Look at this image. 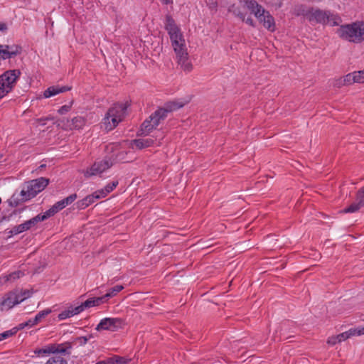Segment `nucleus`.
I'll return each mask as SVG.
<instances>
[{
    "instance_id": "nucleus-1",
    "label": "nucleus",
    "mask_w": 364,
    "mask_h": 364,
    "mask_svg": "<svg viewBox=\"0 0 364 364\" xmlns=\"http://www.w3.org/2000/svg\"><path fill=\"white\" fill-rule=\"evenodd\" d=\"M164 27L170 36L171 45L176 53L178 64L183 71H191L193 69V65L189 60V56L187 52L183 36L180 28L176 25L175 20L169 14L166 16Z\"/></svg>"
},
{
    "instance_id": "nucleus-2",
    "label": "nucleus",
    "mask_w": 364,
    "mask_h": 364,
    "mask_svg": "<svg viewBox=\"0 0 364 364\" xmlns=\"http://www.w3.org/2000/svg\"><path fill=\"white\" fill-rule=\"evenodd\" d=\"M49 181L48 178L44 177L28 181L26 185V189L21 190L18 194H13L9 199L10 205L13 207H17L22 203L31 200L43 191L49 184Z\"/></svg>"
},
{
    "instance_id": "nucleus-3",
    "label": "nucleus",
    "mask_w": 364,
    "mask_h": 364,
    "mask_svg": "<svg viewBox=\"0 0 364 364\" xmlns=\"http://www.w3.org/2000/svg\"><path fill=\"white\" fill-rule=\"evenodd\" d=\"M72 348L73 343L71 342H65L48 345L43 348L36 349L34 353L38 355L53 354L46 364H68L67 360L62 355H70Z\"/></svg>"
},
{
    "instance_id": "nucleus-4",
    "label": "nucleus",
    "mask_w": 364,
    "mask_h": 364,
    "mask_svg": "<svg viewBox=\"0 0 364 364\" xmlns=\"http://www.w3.org/2000/svg\"><path fill=\"white\" fill-rule=\"evenodd\" d=\"M337 33L344 40L355 43H361L364 41V22L356 21L342 25L338 28Z\"/></svg>"
},
{
    "instance_id": "nucleus-5",
    "label": "nucleus",
    "mask_w": 364,
    "mask_h": 364,
    "mask_svg": "<svg viewBox=\"0 0 364 364\" xmlns=\"http://www.w3.org/2000/svg\"><path fill=\"white\" fill-rule=\"evenodd\" d=\"M129 104L126 102L124 103H115L107 112L104 120L105 129L111 131L114 129L118 124L124 118L127 107Z\"/></svg>"
},
{
    "instance_id": "nucleus-6",
    "label": "nucleus",
    "mask_w": 364,
    "mask_h": 364,
    "mask_svg": "<svg viewBox=\"0 0 364 364\" xmlns=\"http://www.w3.org/2000/svg\"><path fill=\"white\" fill-rule=\"evenodd\" d=\"M243 3L247 8L257 17L259 21L263 23V26L270 31L275 30V23L274 18L266 11L261 5L255 0H239Z\"/></svg>"
},
{
    "instance_id": "nucleus-7",
    "label": "nucleus",
    "mask_w": 364,
    "mask_h": 364,
    "mask_svg": "<svg viewBox=\"0 0 364 364\" xmlns=\"http://www.w3.org/2000/svg\"><path fill=\"white\" fill-rule=\"evenodd\" d=\"M21 75L18 69L9 70L0 75V99L13 90Z\"/></svg>"
},
{
    "instance_id": "nucleus-8",
    "label": "nucleus",
    "mask_w": 364,
    "mask_h": 364,
    "mask_svg": "<svg viewBox=\"0 0 364 364\" xmlns=\"http://www.w3.org/2000/svg\"><path fill=\"white\" fill-rule=\"evenodd\" d=\"M339 20L340 18L337 15H334L329 11L311 8L310 16H309V21L310 22L314 21L321 24L329 23L332 26H336L338 24Z\"/></svg>"
},
{
    "instance_id": "nucleus-9",
    "label": "nucleus",
    "mask_w": 364,
    "mask_h": 364,
    "mask_svg": "<svg viewBox=\"0 0 364 364\" xmlns=\"http://www.w3.org/2000/svg\"><path fill=\"white\" fill-rule=\"evenodd\" d=\"M112 165L113 161L111 159V158L105 157L101 161H95L90 168L85 171L84 176L86 178H89L92 176L101 174L106 170L111 168Z\"/></svg>"
},
{
    "instance_id": "nucleus-10",
    "label": "nucleus",
    "mask_w": 364,
    "mask_h": 364,
    "mask_svg": "<svg viewBox=\"0 0 364 364\" xmlns=\"http://www.w3.org/2000/svg\"><path fill=\"white\" fill-rule=\"evenodd\" d=\"M124 326V321L120 318H105L97 324L95 329L100 331H116L121 329Z\"/></svg>"
},
{
    "instance_id": "nucleus-11",
    "label": "nucleus",
    "mask_w": 364,
    "mask_h": 364,
    "mask_svg": "<svg viewBox=\"0 0 364 364\" xmlns=\"http://www.w3.org/2000/svg\"><path fill=\"white\" fill-rule=\"evenodd\" d=\"M21 300H18L16 294L10 291L6 294L4 297L0 299V310H9L14 306L16 304H20Z\"/></svg>"
},
{
    "instance_id": "nucleus-12",
    "label": "nucleus",
    "mask_w": 364,
    "mask_h": 364,
    "mask_svg": "<svg viewBox=\"0 0 364 364\" xmlns=\"http://www.w3.org/2000/svg\"><path fill=\"white\" fill-rule=\"evenodd\" d=\"M87 119L85 117L82 116H77L71 119H67L64 124L65 129H81L86 124Z\"/></svg>"
},
{
    "instance_id": "nucleus-13",
    "label": "nucleus",
    "mask_w": 364,
    "mask_h": 364,
    "mask_svg": "<svg viewBox=\"0 0 364 364\" xmlns=\"http://www.w3.org/2000/svg\"><path fill=\"white\" fill-rule=\"evenodd\" d=\"M37 224L34 217L24 222L22 224L14 226L9 232V236L20 234L24 231L30 230L33 226Z\"/></svg>"
},
{
    "instance_id": "nucleus-14",
    "label": "nucleus",
    "mask_w": 364,
    "mask_h": 364,
    "mask_svg": "<svg viewBox=\"0 0 364 364\" xmlns=\"http://www.w3.org/2000/svg\"><path fill=\"white\" fill-rule=\"evenodd\" d=\"M70 90L71 87L69 86H50L44 91L43 96L46 98H48L55 96L59 93L69 91Z\"/></svg>"
},
{
    "instance_id": "nucleus-15",
    "label": "nucleus",
    "mask_w": 364,
    "mask_h": 364,
    "mask_svg": "<svg viewBox=\"0 0 364 364\" xmlns=\"http://www.w3.org/2000/svg\"><path fill=\"white\" fill-rule=\"evenodd\" d=\"M364 334V327L361 328L360 329L356 328H350V330L341 333L338 335H337L338 341L341 343V341H344L346 339L349 338L351 336H360Z\"/></svg>"
},
{
    "instance_id": "nucleus-16",
    "label": "nucleus",
    "mask_w": 364,
    "mask_h": 364,
    "mask_svg": "<svg viewBox=\"0 0 364 364\" xmlns=\"http://www.w3.org/2000/svg\"><path fill=\"white\" fill-rule=\"evenodd\" d=\"M154 140L151 138L147 139H134L131 141V145L132 148L134 146L138 149H142L144 148H147L151 146L154 144Z\"/></svg>"
},
{
    "instance_id": "nucleus-17",
    "label": "nucleus",
    "mask_w": 364,
    "mask_h": 364,
    "mask_svg": "<svg viewBox=\"0 0 364 364\" xmlns=\"http://www.w3.org/2000/svg\"><path fill=\"white\" fill-rule=\"evenodd\" d=\"M98 196L94 195L93 193L87 196L83 199L80 200L75 204L78 210H84L90 205L92 204Z\"/></svg>"
},
{
    "instance_id": "nucleus-18",
    "label": "nucleus",
    "mask_w": 364,
    "mask_h": 364,
    "mask_svg": "<svg viewBox=\"0 0 364 364\" xmlns=\"http://www.w3.org/2000/svg\"><path fill=\"white\" fill-rule=\"evenodd\" d=\"M166 117L165 111L159 108L149 116V119L151 120L152 124L155 129L161 121H164L166 118Z\"/></svg>"
},
{
    "instance_id": "nucleus-19",
    "label": "nucleus",
    "mask_w": 364,
    "mask_h": 364,
    "mask_svg": "<svg viewBox=\"0 0 364 364\" xmlns=\"http://www.w3.org/2000/svg\"><path fill=\"white\" fill-rule=\"evenodd\" d=\"M104 302H105V297L103 296L90 298L87 299L85 302L82 303L80 305H78V307H81L82 311L86 308L97 306Z\"/></svg>"
},
{
    "instance_id": "nucleus-20",
    "label": "nucleus",
    "mask_w": 364,
    "mask_h": 364,
    "mask_svg": "<svg viewBox=\"0 0 364 364\" xmlns=\"http://www.w3.org/2000/svg\"><path fill=\"white\" fill-rule=\"evenodd\" d=\"M82 312V308L78 307V306L75 307L70 306L68 309L63 311L60 312L58 318L59 320H64L68 318H70L75 315H77Z\"/></svg>"
},
{
    "instance_id": "nucleus-21",
    "label": "nucleus",
    "mask_w": 364,
    "mask_h": 364,
    "mask_svg": "<svg viewBox=\"0 0 364 364\" xmlns=\"http://www.w3.org/2000/svg\"><path fill=\"white\" fill-rule=\"evenodd\" d=\"M184 103L178 101H170L164 105V107H159L161 109L165 111V114L167 116L168 112L176 111L184 106Z\"/></svg>"
},
{
    "instance_id": "nucleus-22",
    "label": "nucleus",
    "mask_w": 364,
    "mask_h": 364,
    "mask_svg": "<svg viewBox=\"0 0 364 364\" xmlns=\"http://www.w3.org/2000/svg\"><path fill=\"white\" fill-rule=\"evenodd\" d=\"M154 129L151 120L146 119L141 125L140 130L139 131L138 135H148Z\"/></svg>"
},
{
    "instance_id": "nucleus-23",
    "label": "nucleus",
    "mask_w": 364,
    "mask_h": 364,
    "mask_svg": "<svg viewBox=\"0 0 364 364\" xmlns=\"http://www.w3.org/2000/svg\"><path fill=\"white\" fill-rule=\"evenodd\" d=\"M57 213H58L57 210L55 209V208L53 205L50 209L46 210L43 214H38L36 216H35L34 218H35L36 223H38V222L43 221L46 219L49 218L50 217L54 215Z\"/></svg>"
},
{
    "instance_id": "nucleus-24",
    "label": "nucleus",
    "mask_w": 364,
    "mask_h": 364,
    "mask_svg": "<svg viewBox=\"0 0 364 364\" xmlns=\"http://www.w3.org/2000/svg\"><path fill=\"white\" fill-rule=\"evenodd\" d=\"M311 9H306L304 5H298L294 8V14L299 16H306L309 19V16H310Z\"/></svg>"
},
{
    "instance_id": "nucleus-25",
    "label": "nucleus",
    "mask_w": 364,
    "mask_h": 364,
    "mask_svg": "<svg viewBox=\"0 0 364 364\" xmlns=\"http://www.w3.org/2000/svg\"><path fill=\"white\" fill-rule=\"evenodd\" d=\"M124 289L122 285H116L112 288H110L107 292L102 296L105 297V301H106L109 298L113 297L117 295L119 291H121Z\"/></svg>"
},
{
    "instance_id": "nucleus-26",
    "label": "nucleus",
    "mask_w": 364,
    "mask_h": 364,
    "mask_svg": "<svg viewBox=\"0 0 364 364\" xmlns=\"http://www.w3.org/2000/svg\"><path fill=\"white\" fill-rule=\"evenodd\" d=\"M8 50L10 52V55L11 58H14L22 53V47L16 44L11 46L8 45Z\"/></svg>"
},
{
    "instance_id": "nucleus-27",
    "label": "nucleus",
    "mask_w": 364,
    "mask_h": 364,
    "mask_svg": "<svg viewBox=\"0 0 364 364\" xmlns=\"http://www.w3.org/2000/svg\"><path fill=\"white\" fill-rule=\"evenodd\" d=\"M11 58L10 52L8 50V45H0V60Z\"/></svg>"
},
{
    "instance_id": "nucleus-28",
    "label": "nucleus",
    "mask_w": 364,
    "mask_h": 364,
    "mask_svg": "<svg viewBox=\"0 0 364 364\" xmlns=\"http://www.w3.org/2000/svg\"><path fill=\"white\" fill-rule=\"evenodd\" d=\"M50 313H51V310L50 309H46L43 311H41L34 317V322H36V323L38 324V323H40L41 321V320L43 318H44L46 316H47Z\"/></svg>"
},
{
    "instance_id": "nucleus-29",
    "label": "nucleus",
    "mask_w": 364,
    "mask_h": 364,
    "mask_svg": "<svg viewBox=\"0 0 364 364\" xmlns=\"http://www.w3.org/2000/svg\"><path fill=\"white\" fill-rule=\"evenodd\" d=\"M362 208L361 205L358 202H354L351 203L349 206L346 208L343 212L348 213H355L359 210Z\"/></svg>"
},
{
    "instance_id": "nucleus-30",
    "label": "nucleus",
    "mask_w": 364,
    "mask_h": 364,
    "mask_svg": "<svg viewBox=\"0 0 364 364\" xmlns=\"http://www.w3.org/2000/svg\"><path fill=\"white\" fill-rule=\"evenodd\" d=\"M229 12H232L235 16L239 17L242 21H245V14L240 11L238 7H235V5H232L228 9Z\"/></svg>"
},
{
    "instance_id": "nucleus-31",
    "label": "nucleus",
    "mask_w": 364,
    "mask_h": 364,
    "mask_svg": "<svg viewBox=\"0 0 364 364\" xmlns=\"http://www.w3.org/2000/svg\"><path fill=\"white\" fill-rule=\"evenodd\" d=\"M356 202L362 207L364 206V186L358 191L356 193Z\"/></svg>"
},
{
    "instance_id": "nucleus-32",
    "label": "nucleus",
    "mask_w": 364,
    "mask_h": 364,
    "mask_svg": "<svg viewBox=\"0 0 364 364\" xmlns=\"http://www.w3.org/2000/svg\"><path fill=\"white\" fill-rule=\"evenodd\" d=\"M355 78H356V77L353 75V73H348V75L344 76V77L343 79V82H345V84L346 85H351L354 82H356Z\"/></svg>"
},
{
    "instance_id": "nucleus-33",
    "label": "nucleus",
    "mask_w": 364,
    "mask_h": 364,
    "mask_svg": "<svg viewBox=\"0 0 364 364\" xmlns=\"http://www.w3.org/2000/svg\"><path fill=\"white\" fill-rule=\"evenodd\" d=\"M91 338H92V334L89 335L88 336L77 337V338H75L74 341L76 343H79L80 346H84L87 343L88 340Z\"/></svg>"
},
{
    "instance_id": "nucleus-34",
    "label": "nucleus",
    "mask_w": 364,
    "mask_h": 364,
    "mask_svg": "<svg viewBox=\"0 0 364 364\" xmlns=\"http://www.w3.org/2000/svg\"><path fill=\"white\" fill-rule=\"evenodd\" d=\"M15 335L14 329H10L0 333V341L7 339Z\"/></svg>"
},
{
    "instance_id": "nucleus-35",
    "label": "nucleus",
    "mask_w": 364,
    "mask_h": 364,
    "mask_svg": "<svg viewBox=\"0 0 364 364\" xmlns=\"http://www.w3.org/2000/svg\"><path fill=\"white\" fill-rule=\"evenodd\" d=\"M23 275V273L21 271H16L6 276L7 281H13L16 279H18Z\"/></svg>"
},
{
    "instance_id": "nucleus-36",
    "label": "nucleus",
    "mask_w": 364,
    "mask_h": 364,
    "mask_svg": "<svg viewBox=\"0 0 364 364\" xmlns=\"http://www.w3.org/2000/svg\"><path fill=\"white\" fill-rule=\"evenodd\" d=\"M73 102L71 101L69 105H65L60 107L59 108V109L58 110V112L60 114H65L68 113L71 109Z\"/></svg>"
},
{
    "instance_id": "nucleus-37",
    "label": "nucleus",
    "mask_w": 364,
    "mask_h": 364,
    "mask_svg": "<svg viewBox=\"0 0 364 364\" xmlns=\"http://www.w3.org/2000/svg\"><path fill=\"white\" fill-rule=\"evenodd\" d=\"M353 75L356 77V82L364 83V70L358 72H353Z\"/></svg>"
},
{
    "instance_id": "nucleus-38",
    "label": "nucleus",
    "mask_w": 364,
    "mask_h": 364,
    "mask_svg": "<svg viewBox=\"0 0 364 364\" xmlns=\"http://www.w3.org/2000/svg\"><path fill=\"white\" fill-rule=\"evenodd\" d=\"M77 198V196L76 193H73L70 195L69 196L66 197L65 198L63 199V202L65 203V206L71 204L73 203Z\"/></svg>"
},
{
    "instance_id": "nucleus-39",
    "label": "nucleus",
    "mask_w": 364,
    "mask_h": 364,
    "mask_svg": "<svg viewBox=\"0 0 364 364\" xmlns=\"http://www.w3.org/2000/svg\"><path fill=\"white\" fill-rule=\"evenodd\" d=\"M117 185H118L117 181H112V183H108L105 187V191H107L109 193L117 186Z\"/></svg>"
},
{
    "instance_id": "nucleus-40",
    "label": "nucleus",
    "mask_w": 364,
    "mask_h": 364,
    "mask_svg": "<svg viewBox=\"0 0 364 364\" xmlns=\"http://www.w3.org/2000/svg\"><path fill=\"white\" fill-rule=\"evenodd\" d=\"M109 193L105 191V188H102L100 190H97L95 192L93 193L94 195H97L98 196L96 199H100V198H105V196H107V195Z\"/></svg>"
},
{
    "instance_id": "nucleus-41",
    "label": "nucleus",
    "mask_w": 364,
    "mask_h": 364,
    "mask_svg": "<svg viewBox=\"0 0 364 364\" xmlns=\"http://www.w3.org/2000/svg\"><path fill=\"white\" fill-rule=\"evenodd\" d=\"M113 359V364H127V359L120 357L116 356L115 358H112Z\"/></svg>"
},
{
    "instance_id": "nucleus-42",
    "label": "nucleus",
    "mask_w": 364,
    "mask_h": 364,
    "mask_svg": "<svg viewBox=\"0 0 364 364\" xmlns=\"http://www.w3.org/2000/svg\"><path fill=\"white\" fill-rule=\"evenodd\" d=\"M53 207L57 210V212H58V211L61 210L62 209H63L64 208H65L66 206H65V203L63 202V200H59L57 203H55L53 205Z\"/></svg>"
},
{
    "instance_id": "nucleus-43",
    "label": "nucleus",
    "mask_w": 364,
    "mask_h": 364,
    "mask_svg": "<svg viewBox=\"0 0 364 364\" xmlns=\"http://www.w3.org/2000/svg\"><path fill=\"white\" fill-rule=\"evenodd\" d=\"M327 343L331 346L336 345V343H339L338 336H331L328 338Z\"/></svg>"
},
{
    "instance_id": "nucleus-44",
    "label": "nucleus",
    "mask_w": 364,
    "mask_h": 364,
    "mask_svg": "<svg viewBox=\"0 0 364 364\" xmlns=\"http://www.w3.org/2000/svg\"><path fill=\"white\" fill-rule=\"evenodd\" d=\"M33 292L30 290H24L21 292V296L26 299L32 295Z\"/></svg>"
},
{
    "instance_id": "nucleus-45",
    "label": "nucleus",
    "mask_w": 364,
    "mask_h": 364,
    "mask_svg": "<svg viewBox=\"0 0 364 364\" xmlns=\"http://www.w3.org/2000/svg\"><path fill=\"white\" fill-rule=\"evenodd\" d=\"M26 327V325L25 324V322H23V323H19L17 326L13 328L12 329H14L15 334H16L19 330H22Z\"/></svg>"
},
{
    "instance_id": "nucleus-46",
    "label": "nucleus",
    "mask_w": 364,
    "mask_h": 364,
    "mask_svg": "<svg viewBox=\"0 0 364 364\" xmlns=\"http://www.w3.org/2000/svg\"><path fill=\"white\" fill-rule=\"evenodd\" d=\"M343 85H346L345 82H343V79L340 78L335 80L334 86H336L338 87H341Z\"/></svg>"
},
{
    "instance_id": "nucleus-47",
    "label": "nucleus",
    "mask_w": 364,
    "mask_h": 364,
    "mask_svg": "<svg viewBox=\"0 0 364 364\" xmlns=\"http://www.w3.org/2000/svg\"><path fill=\"white\" fill-rule=\"evenodd\" d=\"M25 324L26 325V327H32L35 325H36V322H34V318H30L28 319L27 321L25 322Z\"/></svg>"
},
{
    "instance_id": "nucleus-48",
    "label": "nucleus",
    "mask_w": 364,
    "mask_h": 364,
    "mask_svg": "<svg viewBox=\"0 0 364 364\" xmlns=\"http://www.w3.org/2000/svg\"><path fill=\"white\" fill-rule=\"evenodd\" d=\"M48 119H50V118H48V117H46V118H38V119H36V122L39 123L41 125H45L46 124V122L47 120H48Z\"/></svg>"
},
{
    "instance_id": "nucleus-49",
    "label": "nucleus",
    "mask_w": 364,
    "mask_h": 364,
    "mask_svg": "<svg viewBox=\"0 0 364 364\" xmlns=\"http://www.w3.org/2000/svg\"><path fill=\"white\" fill-rule=\"evenodd\" d=\"M95 364H113V359L109 358L107 360H102L96 363Z\"/></svg>"
},
{
    "instance_id": "nucleus-50",
    "label": "nucleus",
    "mask_w": 364,
    "mask_h": 364,
    "mask_svg": "<svg viewBox=\"0 0 364 364\" xmlns=\"http://www.w3.org/2000/svg\"><path fill=\"white\" fill-rule=\"evenodd\" d=\"M246 23L249 24L251 26H255V23L253 19L251 17H248L247 18H245V21Z\"/></svg>"
},
{
    "instance_id": "nucleus-51",
    "label": "nucleus",
    "mask_w": 364,
    "mask_h": 364,
    "mask_svg": "<svg viewBox=\"0 0 364 364\" xmlns=\"http://www.w3.org/2000/svg\"><path fill=\"white\" fill-rule=\"evenodd\" d=\"M6 29H7L6 25L5 23H0V31H5Z\"/></svg>"
},
{
    "instance_id": "nucleus-52",
    "label": "nucleus",
    "mask_w": 364,
    "mask_h": 364,
    "mask_svg": "<svg viewBox=\"0 0 364 364\" xmlns=\"http://www.w3.org/2000/svg\"><path fill=\"white\" fill-rule=\"evenodd\" d=\"M160 1L162 2V4H164L165 5H168V4L173 3L172 0H160Z\"/></svg>"
},
{
    "instance_id": "nucleus-53",
    "label": "nucleus",
    "mask_w": 364,
    "mask_h": 364,
    "mask_svg": "<svg viewBox=\"0 0 364 364\" xmlns=\"http://www.w3.org/2000/svg\"><path fill=\"white\" fill-rule=\"evenodd\" d=\"M16 298L18 300H21V302L25 300V299L21 296V294H16Z\"/></svg>"
},
{
    "instance_id": "nucleus-54",
    "label": "nucleus",
    "mask_w": 364,
    "mask_h": 364,
    "mask_svg": "<svg viewBox=\"0 0 364 364\" xmlns=\"http://www.w3.org/2000/svg\"><path fill=\"white\" fill-rule=\"evenodd\" d=\"M45 167H46V164H42V165H41V166H39V168H38L42 169V168H45Z\"/></svg>"
},
{
    "instance_id": "nucleus-55",
    "label": "nucleus",
    "mask_w": 364,
    "mask_h": 364,
    "mask_svg": "<svg viewBox=\"0 0 364 364\" xmlns=\"http://www.w3.org/2000/svg\"><path fill=\"white\" fill-rule=\"evenodd\" d=\"M4 220H6V217H5V216H4V217H2V218H1V220H0V223H2V221H3Z\"/></svg>"
},
{
    "instance_id": "nucleus-56",
    "label": "nucleus",
    "mask_w": 364,
    "mask_h": 364,
    "mask_svg": "<svg viewBox=\"0 0 364 364\" xmlns=\"http://www.w3.org/2000/svg\"><path fill=\"white\" fill-rule=\"evenodd\" d=\"M1 156H2L1 155V156H0V158H1Z\"/></svg>"
}]
</instances>
